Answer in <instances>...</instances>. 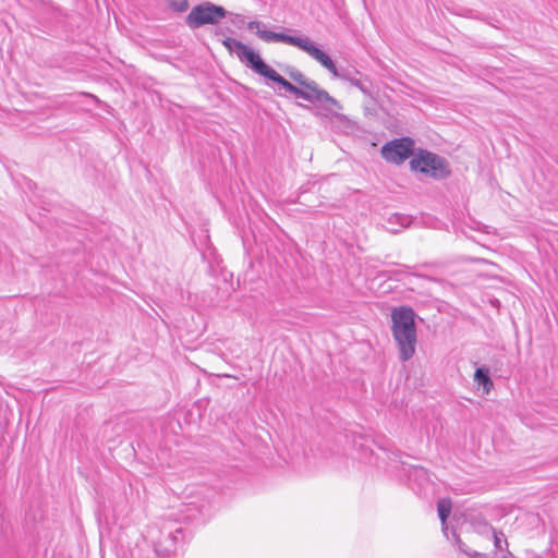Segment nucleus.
Here are the masks:
<instances>
[{"mask_svg":"<svg viewBox=\"0 0 558 558\" xmlns=\"http://www.w3.org/2000/svg\"><path fill=\"white\" fill-rule=\"evenodd\" d=\"M290 76L298 86L281 76V89H284L290 97L311 102L323 117L338 116L342 109L341 105L315 81L306 78L300 71H291Z\"/></svg>","mask_w":558,"mask_h":558,"instance_id":"f257e3e1","label":"nucleus"},{"mask_svg":"<svg viewBox=\"0 0 558 558\" xmlns=\"http://www.w3.org/2000/svg\"><path fill=\"white\" fill-rule=\"evenodd\" d=\"M391 331L399 348V357L405 362L412 359L417 342L415 312L410 306H398L391 312Z\"/></svg>","mask_w":558,"mask_h":558,"instance_id":"f03ea898","label":"nucleus"},{"mask_svg":"<svg viewBox=\"0 0 558 558\" xmlns=\"http://www.w3.org/2000/svg\"><path fill=\"white\" fill-rule=\"evenodd\" d=\"M192 532L186 524L177 520H166L155 542V551L159 557L169 558L175 555L191 539Z\"/></svg>","mask_w":558,"mask_h":558,"instance_id":"7ed1b4c3","label":"nucleus"},{"mask_svg":"<svg viewBox=\"0 0 558 558\" xmlns=\"http://www.w3.org/2000/svg\"><path fill=\"white\" fill-rule=\"evenodd\" d=\"M223 45L231 53H234L239 60L250 68L256 74L279 84V73L268 65L263 58L253 48L242 41L228 37L223 40Z\"/></svg>","mask_w":558,"mask_h":558,"instance_id":"20e7f679","label":"nucleus"},{"mask_svg":"<svg viewBox=\"0 0 558 558\" xmlns=\"http://www.w3.org/2000/svg\"><path fill=\"white\" fill-rule=\"evenodd\" d=\"M412 171H417L434 180H445L451 174L448 160L426 149L418 151L410 160Z\"/></svg>","mask_w":558,"mask_h":558,"instance_id":"39448f33","label":"nucleus"},{"mask_svg":"<svg viewBox=\"0 0 558 558\" xmlns=\"http://www.w3.org/2000/svg\"><path fill=\"white\" fill-rule=\"evenodd\" d=\"M227 14L228 12L223 7L206 1L191 10L185 19V23L191 29H195L207 24H218Z\"/></svg>","mask_w":558,"mask_h":558,"instance_id":"423d86ee","label":"nucleus"},{"mask_svg":"<svg viewBox=\"0 0 558 558\" xmlns=\"http://www.w3.org/2000/svg\"><path fill=\"white\" fill-rule=\"evenodd\" d=\"M414 149L415 142L411 137L395 138L381 147V157L390 163L401 165L415 155Z\"/></svg>","mask_w":558,"mask_h":558,"instance_id":"0eeeda50","label":"nucleus"},{"mask_svg":"<svg viewBox=\"0 0 558 558\" xmlns=\"http://www.w3.org/2000/svg\"><path fill=\"white\" fill-rule=\"evenodd\" d=\"M408 484L409 487L421 497H426L428 493L433 492L434 483L429 472L418 465H413L408 470Z\"/></svg>","mask_w":558,"mask_h":558,"instance_id":"6e6552de","label":"nucleus"},{"mask_svg":"<svg viewBox=\"0 0 558 558\" xmlns=\"http://www.w3.org/2000/svg\"><path fill=\"white\" fill-rule=\"evenodd\" d=\"M338 78L349 82L351 85L359 88L365 96L374 98L373 83L365 76H363L354 68H341Z\"/></svg>","mask_w":558,"mask_h":558,"instance_id":"1a4fd4ad","label":"nucleus"},{"mask_svg":"<svg viewBox=\"0 0 558 558\" xmlns=\"http://www.w3.org/2000/svg\"><path fill=\"white\" fill-rule=\"evenodd\" d=\"M308 54L317 62H319L325 69H327L335 77H337L339 71H341V68H338L333 60L324 50L319 49L315 45Z\"/></svg>","mask_w":558,"mask_h":558,"instance_id":"9d476101","label":"nucleus"},{"mask_svg":"<svg viewBox=\"0 0 558 558\" xmlns=\"http://www.w3.org/2000/svg\"><path fill=\"white\" fill-rule=\"evenodd\" d=\"M281 43L295 46L307 53H310L311 49L314 46V44L310 40L308 37L292 36L284 33H281Z\"/></svg>","mask_w":558,"mask_h":558,"instance_id":"9b49d317","label":"nucleus"},{"mask_svg":"<svg viewBox=\"0 0 558 558\" xmlns=\"http://www.w3.org/2000/svg\"><path fill=\"white\" fill-rule=\"evenodd\" d=\"M438 515L441 522V530L447 537L450 539L449 529L447 525V519L451 512V501L449 499H440L437 504Z\"/></svg>","mask_w":558,"mask_h":558,"instance_id":"f8f14e48","label":"nucleus"},{"mask_svg":"<svg viewBox=\"0 0 558 558\" xmlns=\"http://www.w3.org/2000/svg\"><path fill=\"white\" fill-rule=\"evenodd\" d=\"M474 381L482 387L483 393H488L494 384L486 366L477 367L474 374Z\"/></svg>","mask_w":558,"mask_h":558,"instance_id":"ddd939ff","label":"nucleus"},{"mask_svg":"<svg viewBox=\"0 0 558 558\" xmlns=\"http://www.w3.org/2000/svg\"><path fill=\"white\" fill-rule=\"evenodd\" d=\"M259 26H260L259 22H251L248 25V28L251 31L256 28L257 36L259 38L264 39L265 41H268V43H278L279 41V33L272 32V31L260 29Z\"/></svg>","mask_w":558,"mask_h":558,"instance_id":"4468645a","label":"nucleus"},{"mask_svg":"<svg viewBox=\"0 0 558 558\" xmlns=\"http://www.w3.org/2000/svg\"><path fill=\"white\" fill-rule=\"evenodd\" d=\"M494 546L499 551H505L500 557L498 558H509V556H512V554L508 550V542L505 538V535L502 532H496L494 531Z\"/></svg>","mask_w":558,"mask_h":558,"instance_id":"2eb2a0df","label":"nucleus"},{"mask_svg":"<svg viewBox=\"0 0 558 558\" xmlns=\"http://www.w3.org/2000/svg\"><path fill=\"white\" fill-rule=\"evenodd\" d=\"M451 535L457 541L459 549L466 554L470 558H485V554L475 550H468L465 544L460 541L454 531H451Z\"/></svg>","mask_w":558,"mask_h":558,"instance_id":"dca6fc26","label":"nucleus"},{"mask_svg":"<svg viewBox=\"0 0 558 558\" xmlns=\"http://www.w3.org/2000/svg\"><path fill=\"white\" fill-rule=\"evenodd\" d=\"M168 7L173 12L183 13V12L187 11L190 3H189V0H169Z\"/></svg>","mask_w":558,"mask_h":558,"instance_id":"f3484780","label":"nucleus"},{"mask_svg":"<svg viewBox=\"0 0 558 558\" xmlns=\"http://www.w3.org/2000/svg\"><path fill=\"white\" fill-rule=\"evenodd\" d=\"M390 221H396L398 222L401 227H408L410 226L411 223V217L410 216H407V215H402V214H395L391 218H390Z\"/></svg>","mask_w":558,"mask_h":558,"instance_id":"a211bd4d","label":"nucleus"}]
</instances>
